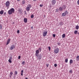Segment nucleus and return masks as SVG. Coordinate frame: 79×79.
Listing matches in <instances>:
<instances>
[{
	"label": "nucleus",
	"mask_w": 79,
	"mask_h": 79,
	"mask_svg": "<svg viewBox=\"0 0 79 79\" xmlns=\"http://www.w3.org/2000/svg\"><path fill=\"white\" fill-rule=\"evenodd\" d=\"M13 13H15V9L13 8H12L8 11L9 15H12Z\"/></svg>",
	"instance_id": "obj_1"
},
{
	"label": "nucleus",
	"mask_w": 79,
	"mask_h": 79,
	"mask_svg": "<svg viewBox=\"0 0 79 79\" xmlns=\"http://www.w3.org/2000/svg\"><path fill=\"white\" fill-rule=\"evenodd\" d=\"M5 5L7 8L8 9V8H9V7H10V2L9 1H7L6 2Z\"/></svg>",
	"instance_id": "obj_2"
},
{
	"label": "nucleus",
	"mask_w": 79,
	"mask_h": 79,
	"mask_svg": "<svg viewBox=\"0 0 79 79\" xmlns=\"http://www.w3.org/2000/svg\"><path fill=\"white\" fill-rule=\"evenodd\" d=\"M31 8V5L30 4H29L27 7L26 8V10L27 11H29V10H30V8Z\"/></svg>",
	"instance_id": "obj_3"
},
{
	"label": "nucleus",
	"mask_w": 79,
	"mask_h": 79,
	"mask_svg": "<svg viewBox=\"0 0 79 79\" xmlns=\"http://www.w3.org/2000/svg\"><path fill=\"white\" fill-rule=\"evenodd\" d=\"M68 11H65L62 14V16L63 17L65 16H66V15H68Z\"/></svg>",
	"instance_id": "obj_4"
},
{
	"label": "nucleus",
	"mask_w": 79,
	"mask_h": 79,
	"mask_svg": "<svg viewBox=\"0 0 79 79\" xmlns=\"http://www.w3.org/2000/svg\"><path fill=\"white\" fill-rule=\"evenodd\" d=\"M54 53L56 54H57L59 52V49L57 48L54 50Z\"/></svg>",
	"instance_id": "obj_5"
},
{
	"label": "nucleus",
	"mask_w": 79,
	"mask_h": 79,
	"mask_svg": "<svg viewBox=\"0 0 79 79\" xmlns=\"http://www.w3.org/2000/svg\"><path fill=\"white\" fill-rule=\"evenodd\" d=\"M15 48V46L14 45H12L10 47V49L11 50H13L14 48Z\"/></svg>",
	"instance_id": "obj_6"
},
{
	"label": "nucleus",
	"mask_w": 79,
	"mask_h": 79,
	"mask_svg": "<svg viewBox=\"0 0 79 79\" xmlns=\"http://www.w3.org/2000/svg\"><path fill=\"white\" fill-rule=\"evenodd\" d=\"M52 4L53 5H55V3H56V0H52Z\"/></svg>",
	"instance_id": "obj_7"
},
{
	"label": "nucleus",
	"mask_w": 79,
	"mask_h": 79,
	"mask_svg": "<svg viewBox=\"0 0 79 79\" xmlns=\"http://www.w3.org/2000/svg\"><path fill=\"white\" fill-rule=\"evenodd\" d=\"M47 31H44L43 32V35L44 36V37H45L46 35H47Z\"/></svg>",
	"instance_id": "obj_8"
},
{
	"label": "nucleus",
	"mask_w": 79,
	"mask_h": 79,
	"mask_svg": "<svg viewBox=\"0 0 79 79\" xmlns=\"http://www.w3.org/2000/svg\"><path fill=\"white\" fill-rule=\"evenodd\" d=\"M11 60H12V57H10L9 59L8 60V62L10 63H12V61H11Z\"/></svg>",
	"instance_id": "obj_9"
},
{
	"label": "nucleus",
	"mask_w": 79,
	"mask_h": 79,
	"mask_svg": "<svg viewBox=\"0 0 79 79\" xmlns=\"http://www.w3.org/2000/svg\"><path fill=\"white\" fill-rule=\"evenodd\" d=\"M10 39H9L7 41V42L6 45H7L10 44Z\"/></svg>",
	"instance_id": "obj_10"
},
{
	"label": "nucleus",
	"mask_w": 79,
	"mask_h": 79,
	"mask_svg": "<svg viewBox=\"0 0 79 79\" xmlns=\"http://www.w3.org/2000/svg\"><path fill=\"white\" fill-rule=\"evenodd\" d=\"M38 57V58L40 60H41V58H42V56L39 55Z\"/></svg>",
	"instance_id": "obj_11"
},
{
	"label": "nucleus",
	"mask_w": 79,
	"mask_h": 79,
	"mask_svg": "<svg viewBox=\"0 0 79 79\" xmlns=\"http://www.w3.org/2000/svg\"><path fill=\"white\" fill-rule=\"evenodd\" d=\"M4 12V11H3V10H1L0 11V14L1 15H3V14Z\"/></svg>",
	"instance_id": "obj_12"
},
{
	"label": "nucleus",
	"mask_w": 79,
	"mask_h": 79,
	"mask_svg": "<svg viewBox=\"0 0 79 79\" xmlns=\"http://www.w3.org/2000/svg\"><path fill=\"white\" fill-rule=\"evenodd\" d=\"M24 23H26L27 22V19L26 18L24 19Z\"/></svg>",
	"instance_id": "obj_13"
},
{
	"label": "nucleus",
	"mask_w": 79,
	"mask_h": 79,
	"mask_svg": "<svg viewBox=\"0 0 79 79\" xmlns=\"http://www.w3.org/2000/svg\"><path fill=\"white\" fill-rule=\"evenodd\" d=\"M76 60L77 61H79V56H77Z\"/></svg>",
	"instance_id": "obj_14"
},
{
	"label": "nucleus",
	"mask_w": 79,
	"mask_h": 79,
	"mask_svg": "<svg viewBox=\"0 0 79 79\" xmlns=\"http://www.w3.org/2000/svg\"><path fill=\"white\" fill-rule=\"evenodd\" d=\"M25 3H26V1H25V0H24L22 2V3L23 5H24V4H25Z\"/></svg>",
	"instance_id": "obj_15"
},
{
	"label": "nucleus",
	"mask_w": 79,
	"mask_h": 79,
	"mask_svg": "<svg viewBox=\"0 0 79 79\" xmlns=\"http://www.w3.org/2000/svg\"><path fill=\"white\" fill-rule=\"evenodd\" d=\"M35 53H37L38 54H39V50H37L35 51Z\"/></svg>",
	"instance_id": "obj_16"
},
{
	"label": "nucleus",
	"mask_w": 79,
	"mask_h": 79,
	"mask_svg": "<svg viewBox=\"0 0 79 79\" xmlns=\"http://www.w3.org/2000/svg\"><path fill=\"white\" fill-rule=\"evenodd\" d=\"M76 29L77 30L79 29V26L77 25L76 26Z\"/></svg>",
	"instance_id": "obj_17"
},
{
	"label": "nucleus",
	"mask_w": 79,
	"mask_h": 79,
	"mask_svg": "<svg viewBox=\"0 0 79 79\" xmlns=\"http://www.w3.org/2000/svg\"><path fill=\"white\" fill-rule=\"evenodd\" d=\"M73 63V61L72 59H71L70 60V64H72V63Z\"/></svg>",
	"instance_id": "obj_18"
},
{
	"label": "nucleus",
	"mask_w": 79,
	"mask_h": 79,
	"mask_svg": "<svg viewBox=\"0 0 79 79\" xmlns=\"http://www.w3.org/2000/svg\"><path fill=\"white\" fill-rule=\"evenodd\" d=\"M77 32H78V31L77 30H75L74 31V34H77Z\"/></svg>",
	"instance_id": "obj_19"
},
{
	"label": "nucleus",
	"mask_w": 79,
	"mask_h": 79,
	"mask_svg": "<svg viewBox=\"0 0 79 79\" xmlns=\"http://www.w3.org/2000/svg\"><path fill=\"white\" fill-rule=\"evenodd\" d=\"M65 36H66L65 34H63V35H62V38H64V37H65Z\"/></svg>",
	"instance_id": "obj_20"
},
{
	"label": "nucleus",
	"mask_w": 79,
	"mask_h": 79,
	"mask_svg": "<svg viewBox=\"0 0 79 79\" xmlns=\"http://www.w3.org/2000/svg\"><path fill=\"white\" fill-rule=\"evenodd\" d=\"M14 74L15 75H17L18 74V72L17 71H15L14 72Z\"/></svg>",
	"instance_id": "obj_21"
},
{
	"label": "nucleus",
	"mask_w": 79,
	"mask_h": 79,
	"mask_svg": "<svg viewBox=\"0 0 79 79\" xmlns=\"http://www.w3.org/2000/svg\"><path fill=\"white\" fill-rule=\"evenodd\" d=\"M59 10H60V11H62L63 8H62V7H60L59 8Z\"/></svg>",
	"instance_id": "obj_22"
},
{
	"label": "nucleus",
	"mask_w": 79,
	"mask_h": 79,
	"mask_svg": "<svg viewBox=\"0 0 79 79\" xmlns=\"http://www.w3.org/2000/svg\"><path fill=\"white\" fill-rule=\"evenodd\" d=\"M62 8H63V9H65V8H66V6H65L64 5H63L62 6Z\"/></svg>",
	"instance_id": "obj_23"
},
{
	"label": "nucleus",
	"mask_w": 79,
	"mask_h": 79,
	"mask_svg": "<svg viewBox=\"0 0 79 79\" xmlns=\"http://www.w3.org/2000/svg\"><path fill=\"white\" fill-rule=\"evenodd\" d=\"M2 24H0V29H2Z\"/></svg>",
	"instance_id": "obj_24"
},
{
	"label": "nucleus",
	"mask_w": 79,
	"mask_h": 79,
	"mask_svg": "<svg viewBox=\"0 0 79 79\" xmlns=\"http://www.w3.org/2000/svg\"><path fill=\"white\" fill-rule=\"evenodd\" d=\"M25 63H26L25 61H23V62H22V64H23V65H24V64H25Z\"/></svg>",
	"instance_id": "obj_25"
},
{
	"label": "nucleus",
	"mask_w": 79,
	"mask_h": 79,
	"mask_svg": "<svg viewBox=\"0 0 79 79\" xmlns=\"http://www.w3.org/2000/svg\"><path fill=\"white\" fill-rule=\"evenodd\" d=\"M10 76H12V75L13 74V73L12 72H11L10 73Z\"/></svg>",
	"instance_id": "obj_26"
},
{
	"label": "nucleus",
	"mask_w": 79,
	"mask_h": 79,
	"mask_svg": "<svg viewBox=\"0 0 79 79\" xmlns=\"http://www.w3.org/2000/svg\"><path fill=\"white\" fill-rule=\"evenodd\" d=\"M68 59H65V63H68Z\"/></svg>",
	"instance_id": "obj_27"
},
{
	"label": "nucleus",
	"mask_w": 79,
	"mask_h": 79,
	"mask_svg": "<svg viewBox=\"0 0 79 79\" xmlns=\"http://www.w3.org/2000/svg\"><path fill=\"white\" fill-rule=\"evenodd\" d=\"M34 18V15L32 14L31 15V18Z\"/></svg>",
	"instance_id": "obj_28"
},
{
	"label": "nucleus",
	"mask_w": 79,
	"mask_h": 79,
	"mask_svg": "<svg viewBox=\"0 0 79 79\" xmlns=\"http://www.w3.org/2000/svg\"><path fill=\"white\" fill-rule=\"evenodd\" d=\"M35 55L36 56H37L38 57H39V55H38V54L37 53H35Z\"/></svg>",
	"instance_id": "obj_29"
},
{
	"label": "nucleus",
	"mask_w": 79,
	"mask_h": 79,
	"mask_svg": "<svg viewBox=\"0 0 79 79\" xmlns=\"http://www.w3.org/2000/svg\"><path fill=\"white\" fill-rule=\"evenodd\" d=\"M48 48H49V51H50V50H51V48H50V47H48Z\"/></svg>",
	"instance_id": "obj_30"
},
{
	"label": "nucleus",
	"mask_w": 79,
	"mask_h": 79,
	"mask_svg": "<svg viewBox=\"0 0 79 79\" xmlns=\"http://www.w3.org/2000/svg\"><path fill=\"white\" fill-rule=\"evenodd\" d=\"M54 66L55 67H56L57 66V64H54Z\"/></svg>",
	"instance_id": "obj_31"
},
{
	"label": "nucleus",
	"mask_w": 79,
	"mask_h": 79,
	"mask_svg": "<svg viewBox=\"0 0 79 79\" xmlns=\"http://www.w3.org/2000/svg\"><path fill=\"white\" fill-rule=\"evenodd\" d=\"M52 35L53 37H55V36H56V35H55V34H53Z\"/></svg>",
	"instance_id": "obj_32"
},
{
	"label": "nucleus",
	"mask_w": 79,
	"mask_h": 79,
	"mask_svg": "<svg viewBox=\"0 0 79 79\" xmlns=\"http://www.w3.org/2000/svg\"><path fill=\"white\" fill-rule=\"evenodd\" d=\"M39 50H40V52H41V50H42V49H41V48H39Z\"/></svg>",
	"instance_id": "obj_33"
},
{
	"label": "nucleus",
	"mask_w": 79,
	"mask_h": 79,
	"mask_svg": "<svg viewBox=\"0 0 79 79\" xmlns=\"http://www.w3.org/2000/svg\"><path fill=\"white\" fill-rule=\"evenodd\" d=\"M77 3L78 5H79V0H78L77 1Z\"/></svg>",
	"instance_id": "obj_34"
},
{
	"label": "nucleus",
	"mask_w": 79,
	"mask_h": 79,
	"mask_svg": "<svg viewBox=\"0 0 79 79\" xmlns=\"http://www.w3.org/2000/svg\"><path fill=\"white\" fill-rule=\"evenodd\" d=\"M69 73H72V70H70L69 71Z\"/></svg>",
	"instance_id": "obj_35"
},
{
	"label": "nucleus",
	"mask_w": 79,
	"mask_h": 79,
	"mask_svg": "<svg viewBox=\"0 0 79 79\" xmlns=\"http://www.w3.org/2000/svg\"><path fill=\"white\" fill-rule=\"evenodd\" d=\"M17 33L18 34H19V30H18L17 31Z\"/></svg>",
	"instance_id": "obj_36"
},
{
	"label": "nucleus",
	"mask_w": 79,
	"mask_h": 79,
	"mask_svg": "<svg viewBox=\"0 0 79 79\" xmlns=\"http://www.w3.org/2000/svg\"><path fill=\"white\" fill-rule=\"evenodd\" d=\"M40 7H42V6H43V5H42V4H40Z\"/></svg>",
	"instance_id": "obj_37"
},
{
	"label": "nucleus",
	"mask_w": 79,
	"mask_h": 79,
	"mask_svg": "<svg viewBox=\"0 0 79 79\" xmlns=\"http://www.w3.org/2000/svg\"><path fill=\"white\" fill-rule=\"evenodd\" d=\"M20 58H21V56H19L18 57V59H19H19H20Z\"/></svg>",
	"instance_id": "obj_38"
},
{
	"label": "nucleus",
	"mask_w": 79,
	"mask_h": 79,
	"mask_svg": "<svg viewBox=\"0 0 79 79\" xmlns=\"http://www.w3.org/2000/svg\"><path fill=\"white\" fill-rule=\"evenodd\" d=\"M23 72H24V71H23V70H22L21 71V73H23Z\"/></svg>",
	"instance_id": "obj_39"
},
{
	"label": "nucleus",
	"mask_w": 79,
	"mask_h": 79,
	"mask_svg": "<svg viewBox=\"0 0 79 79\" xmlns=\"http://www.w3.org/2000/svg\"><path fill=\"white\" fill-rule=\"evenodd\" d=\"M18 11L19 12H21V10H20V9H19Z\"/></svg>",
	"instance_id": "obj_40"
},
{
	"label": "nucleus",
	"mask_w": 79,
	"mask_h": 79,
	"mask_svg": "<svg viewBox=\"0 0 79 79\" xmlns=\"http://www.w3.org/2000/svg\"><path fill=\"white\" fill-rule=\"evenodd\" d=\"M21 76H23V73H21Z\"/></svg>",
	"instance_id": "obj_41"
},
{
	"label": "nucleus",
	"mask_w": 79,
	"mask_h": 79,
	"mask_svg": "<svg viewBox=\"0 0 79 79\" xmlns=\"http://www.w3.org/2000/svg\"><path fill=\"white\" fill-rule=\"evenodd\" d=\"M58 10L56 9V12H58Z\"/></svg>",
	"instance_id": "obj_42"
},
{
	"label": "nucleus",
	"mask_w": 79,
	"mask_h": 79,
	"mask_svg": "<svg viewBox=\"0 0 79 79\" xmlns=\"http://www.w3.org/2000/svg\"><path fill=\"white\" fill-rule=\"evenodd\" d=\"M46 66H47V67H48V64H46Z\"/></svg>",
	"instance_id": "obj_43"
},
{
	"label": "nucleus",
	"mask_w": 79,
	"mask_h": 79,
	"mask_svg": "<svg viewBox=\"0 0 79 79\" xmlns=\"http://www.w3.org/2000/svg\"><path fill=\"white\" fill-rule=\"evenodd\" d=\"M17 1H18V2H19V1H20V0H17Z\"/></svg>",
	"instance_id": "obj_44"
},
{
	"label": "nucleus",
	"mask_w": 79,
	"mask_h": 79,
	"mask_svg": "<svg viewBox=\"0 0 79 79\" xmlns=\"http://www.w3.org/2000/svg\"><path fill=\"white\" fill-rule=\"evenodd\" d=\"M33 0V1H37V0Z\"/></svg>",
	"instance_id": "obj_45"
},
{
	"label": "nucleus",
	"mask_w": 79,
	"mask_h": 79,
	"mask_svg": "<svg viewBox=\"0 0 79 79\" xmlns=\"http://www.w3.org/2000/svg\"><path fill=\"white\" fill-rule=\"evenodd\" d=\"M25 79H28V78L27 77H26V78H25Z\"/></svg>",
	"instance_id": "obj_46"
},
{
	"label": "nucleus",
	"mask_w": 79,
	"mask_h": 79,
	"mask_svg": "<svg viewBox=\"0 0 79 79\" xmlns=\"http://www.w3.org/2000/svg\"><path fill=\"white\" fill-rule=\"evenodd\" d=\"M31 28L32 29V28H33V27H32Z\"/></svg>",
	"instance_id": "obj_47"
},
{
	"label": "nucleus",
	"mask_w": 79,
	"mask_h": 79,
	"mask_svg": "<svg viewBox=\"0 0 79 79\" xmlns=\"http://www.w3.org/2000/svg\"><path fill=\"white\" fill-rule=\"evenodd\" d=\"M4 14H6V12L4 13Z\"/></svg>",
	"instance_id": "obj_48"
},
{
	"label": "nucleus",
	"mask_w": 79,
	"mask_h": 79,
	"mask_svg": "<svg viewBox=\"0 0 79 79\" xmlns=\"http://www.w3.org/2000/svg\"><path fill=\"white\" fill-rule=\"evenodd\" d=\"M11 77V76H10V77Z\"/></svg>",
	"instance_id": "obj_49"
}]
</instances>
